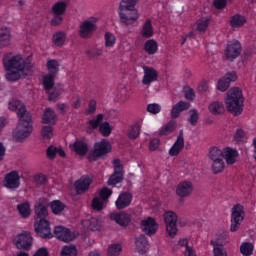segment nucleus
<instances>
[{"instance_id":"31","label":"nucleus","mask_w":256,"mask_h":256,"mask_svg":"<svg viewBox=\"0 0 256 256\" xmlns=\"http://www.w3.org/2000/svg\"><path fill=\"white\" fill-rule=\"evenodd\" d=\"M144 51L147 55H156L159 51V44L155 39H149L144 43Z\"/></svg>"},{"instance_id":"17","label":"nucleus","mask_w":256,"mask_h":256,"mask_svg":"<svg viewBox=\"0 0 256 256\" xmlns=\"http://www.w3.org/2000/svg\"><path fill=\"white\" fill-rule=\"evenodd\" d=\"M193 193V183L191 181H182L176 187V195L180 199L191 197Z\"/></svg>"},{"instance_id":"12","label":"nucleus","mask_w":256,"mask_h":256,"mask_svg":"<svg viewBox=\"0 0 256 256\" xmlns=\"http://www.w3.org/2000/svg\"><path fill=\"white\" fill-rule=\"evenodd\" d=\"M143 78H142V84L145 85L146 87H149L151 83H155V81H159V72L149 66H143Z\"/></svg>"},{"instance_id":"58","label":"nucleus","mask_w":256,"mask_h":256,"mask_svg":"<svg viewBox=\"0 0 256 256\" xmlns=\"http://www.w3.org/2000/svg\"><path fill=\"white\" fill-rule=\"evenodd\" d=\"M147 111L152 115H157L158 113H161V105L157 103L148 104Z\"/></svg>"},{"instance_id":"52","label":"nucleus","mask_w":256,"mask_h":256,"mask_svg":"<svg viewBox=\"0 0 256 256\" xmlns=\"http://www.w3.org/2000/svg\"><path fill=\"white\" fill-rule=\"evenodd\" d=\"M61 256H77V248L75 246H65L61 251Z\"/></svg>"},{"instance_id":"27","label":"nucleus","mask_w":256,"mask_h":256,"mask_svg":"<svg viewBox=\"0 0 256 256\" xmlns=\"http://www.w3.org/2000/svg\"><path fill=\"white\" fill-rule=\"evenodd\" d=\"M11 45V29L9 27H2L0 29V49L9 47Z\"/></svg>"},{"instance_id":"62","label":"nucleus","mask_w":256,"mask_h":256,"mask_svg":"<svg viewBox=\"0 0 256 256\" xmlns=\"http://www.w3.org/2000/svg\"><path fill=\"white\" fill-rule=\"evenodd\" d=\"M213 5L215 9H225L227 7V0H214Z\"/></svg>"},{"instance_id":"49","label":"nucleus","mask_w":256,"mask_h":256,"mask_svg":"<svg viewBox=\"0 0 256 256\" xmlns=\"http://www.w3.org/2000/svg\"><path fill=\"white\" fill-rule=\"evenodd\" d=\"M88 229L89 231H101V221L97 220V218H91L88 221Z\"/></svg>"},{"instance_id":"4","label":"nucleus","mask_w":256,"mask_h":256,"mask_svg":"<svg viewBox=\"0 0 256 256\" xmlns=\"http://www.w3.org/2000/svg\"><path fill=\"white\" fill-rule=\"evenodd\" d=\"M2 63L5 71H20L25 73V71H31L33 69V64L25 62V59L21 55H13L11 52L4 54Z\"/></svg>"},{"instance_id":"55","label":"nucleus","mask_w":256,"mask_h":256,"mask_svg":"<svg viewBox=\"0 0 256 256\" xmlns=\"http://www.w3.org/2000/svg\"><path fill=\"white\" fill-rule=\"evenodd\" d=\"M41 135L43 139H51V137H53V127L43 126L41 130Z\"/></svg>"},{"instance_id":"61","label":"nucleus","mask_w":256,"mask_h":256,"mask_svg":"<svg viewBox=\"0 0 256 256\" xmlns=\"http://www.w3.org/2000/svg\"><path fill=\"white\" fill-rule=\"evenodd\" d=\"M160 143H161V141L159 140V138H153L152 140H150L149 150L157 151V149H159Z\"/></svg>"},{"instance_id":"9","label":"nucleus","mask_w":256,"mask_h":256,"mask_svg":"<svg viewBox=\"0 0 256 256\" xmlns=\"http://www.w3.org/2000/svg\"><path fill=\"white\" fill-rule=\"evenodd\" d=\"M113 165L114 172L108 179V185H118V183H121L123 181V177L125 175V171H123V164H121V160L114 159Z\"/></svg>"},{"instance_id":"42","label":"nucleus","mask_w":256,"mask_h":256,"mask_svg":"<svg viewBox=\"0 0 256 256\" xmlns=\"http://www.w3.org/2000/svg\"><path fill=\"white\" fill-rule=\"evenodd\" d=\"M104 41L106 49H113L115 43H117V38L111 32H106L104 34Z\"/></svg>"},{"instance_id":"26","label":"nucleus","mask_w":256,"mask_h":256,"mask_svg":"<svg viewBox=\"0 0 256 256\" xmlns=\"http://www.w3.org/2000/svg\"><path fill=\"white\" fill-rule=\"evenodd\" d=\"M42 123L44 125H55L57 123V114L53 108H46L42 115Z\"/></svg>"},{"instance_id":"15","label":"nucleus","mask_w":256,"mask_h":256,"mask_svg":"<svg viewBox=\"0 0 256 256\" xmlns=\"http://www.w3.org/2000/svg\"><path fill=\"white\" fill-rule=\"evenodd\" d=\"M91 183H93V179L89 177V175L81 176L80 179L74 182L76 195H83V193H87V190L91 187Z\"/></svg>"},{"instance_id":"56","label":"nucleus","mask_w":256,"mask_h":256,"mask_svg":"<svg viewBox=\"0 0 256 256\" xmlns=\"http://www.w3.org/2000/svg\"><path fill=\"white\" fill-rule=\"evenodd\" d=\"M111 195H113V190H111L108 187H103L100 190V199L102 201H107V199H109V197H111Z\"/></svg>"},{"instance_id":"38","label":"nucleus","mask_w":256,"mask_h":256,"mask_svg":"<svg viewBox=\"0 0 256 256\" xmlns=\"http://www.w3.org/2000/svg\"><path fill=\"white\" fill-rule=\"evenodd\" d=\"M175 129H177V122H175V120H171L160 129L159 135H161V137L170 135V133H173Z\"/></svg>"},{"instance_id":"53","label":"nucleus","mask_w":256,"mask_h":256,"mask_svg":"<svg viewBox=\"0 0 256 256\" xmlns=\"http://www.w3.org/2000/svg\"><path fill=\"white\" fill-rule=\"evenodd\" d=\"M121 253V245L112 244L108 247V256H119Z\"/></svg>"},{"instance_id":"14","label":"nucleus","mask_w":256,"mask_h":256,"mask_svg":"<svg viewBox=\"0 0 256 256\" xmlns=\"http://www.w3.org/2000/svg\"><path fill=\"white\" fill-rule=\"evenodd\" d=\"M111 149V143L107 139H102L100 142L94 144L92 155L97 158L104 157V155L111 153Z\"/></svg>"},{"instance_id":"13","label":"nucleus","mask_w":256,"mask_h":256,"mask_svg":"<svg viewBox=\"0 0 256 256\" xmlns=\"http://www.w3.org/2000/svg\"><path fill=\"white\" fill-rule=\"evenodd\" d=\"M140 227L143 233H145V235H148V237L155 235V233H157V229H159L157 220H155V218L153 217H147L146 219L142 220Z\"/></svg>"},{"instance_id":"29","label":"nucleus","mask_w":256,"mask_h":256,"mask_svg":"<svg viewBox=\"0 0 256 256\" xmlns=\"http://www.w3.org/2000/svg\"><path fill=\"white\" fill-rule=\"evenodd\" d=\"M66 41H67V33H65L64 31L59 30L52 35V43L56 47H63Z\"/></svg>"},{"instance_id":"54","label":"nucleus","mask_w":256,"mask_h":256,"mask_svg":"<svg viewBox=\"0 0 256 256\" xmlns=\"http://www.w3.org/2000/svg\"><path fill=\"white\" fill-rule=\"evenodd\" d=\"M63 24V15L62 14H53L52 19L50 20V25L52 27H59Z\"/></svg>"},{"instance_id":"28","label":"nucleus","mask_w":256,"mask_h":256,"mask_svg":"<svg viewBox=\"0 0 256 256\" xmlns=\"http://www.w3.org/2000/svg\"><path fill=\"white\" fill-rule=\"evenodd\" d=\"M72 149L76 152L77 155L85 157V155H87L89 152V145H87V142L83 140H76L73 143Z\"/></svg>"},{"instance_id":"5","label":"nucleus","mask_w":256,"mask_h":256,"mask_svg":"<svg viewBox=\"0 0 256 256\" xmlns=\"http://www.w3.org/2000/svg\"><path fill=\"white\" fill-rule=\"evenodd\" d=\"M137 0H122L119 6L120 21L124 25H133L139 19V13L135 9Z\"/></svg>"},{"instance_id":"48","label":"nucleus","mask_w":256,"mask_h":256,"mask_svg":"<svg viewBox=\"0 0 256 256\" xmlns=\"http://www.w3.org/2000/svg\"><path fill=\"white\" fill-rule=\"evenodd\" d=\"M102 123H103V114H98L96 118L88 121V125L91 129H97L98 127H101Z\"/></svg>"},{"instance_id":"16","label":"nucleus","mask_w":256,"mask_h":256,"mask_svg":"<svg viewBox=\"0 0 256 256\" xmlns=\"http://www.w3.org/2000/svg\"><path fill=\"white\" fill-rule=\"evenodd\" d=\"M54 235L59 239V241H63L64 243H70L75 239V233L71 232L69 228H65L63 226H56L54 228Z\"/></svg>"},{"instance_id":"40","label":"nucleus","mask_w":256,"mask_h":256,"mask_svg":"<svg viewBox=\"0 0 256 256\" xmlns=\"http://www.w3.org/2000/svg\"><path fill=\"white\" fill-rule=\"evenodd\" d=\"M46 68L48 70V75L57 76V73H59V62L55 59L48 60Z\"/></svg>"},{"instance_id":"3","label":"nucleus","mask_w":256,"mask_h":256,"mask_svg":"<svg viewBox=\"0 0 256 256\" xmlns=\"http://www.w3.org/2000/svg\"><path fill=\"white\" fill-rule=\"evenodd\" d=\"M225 103L228 111L232 115H241L243 113V104L245 103L243 92L237 87L231 88L227 92Z\"/></svg>"},{"instance_id":"11","label":"nucleus","mask_w":256,"mask_h":256,"mask_svg":"<svg viewBox=\"0 0 256 256\" xmlns=\"http://www.w3.org/2000/svg\"><path fill=\"white\" fill-rule=\"evenodd\" d=\"M4 187H6V189H19V187H21V177L17 170L11 171L5 175Z\"/></svg>"},{"instance_id":"21","label":"nucleus","mask_w":256,"mask_h":256,"mask_svg":"<svg viewBox=\"0 0 256 256\" xmlns=\"http://www.w3.org/2000/svg\"><path fill=\"white\" fill-rule=\"evenodd\" d=\"M237 157H239V151L231 147L223 148L222 159H225L227 165H235L237 163Z\"/></svg>"},{"instance_id":"59","label":"nucleus","mask_w":256,"mask_h":256,"mask_svg":"<svg viewBox=\"0 0 256 256\" xmlns=\"http://www.w3.org/2000/svg\"><path fill=\"white\" fill-rule=\"evenodd\" d=\"M36 185H46L47 181H48V178L45 174H36L34 177H33Z\"/></svg>"},{"instance_id":"57","label":"nucleus","mask_w":256,"mask_h":256,"mask_svg":"<svg viewBox=\"0 0 256 256\" xmlns=\"http://www.w3.org/2000/svg\"><path fill=\"white\" fill-rule=\"evenodd\" d=\"M213 252L214 256H227V250L221 244L214 245Z\"/></svg>"},{"instance_id":"25","label":"nucleus","mask_w":256,"mask_h":256,"mask_svg":"<svg viewBox=\"0 0 256 256\" xmlns=\"http://www.w3.org/2000/svg\"><path fill=\"white\" fill-rule=\"evenodd\" d=\"M135 247L140 255H145L149 251V240L145 235H140L135 238Z\"/></svg>"},{"instance_id":"33","label":"nucleus","mask_w":256,"mask_h":256,"mask_svg":"<svg viewBox=\"0 0 256 256\" xmlns=\"http://www.w3.org/2000/svg\"><path fill=\"white\" fill-rule=\"evenodd\" d=\"M139 135H141V122H136L128 128L127 137L128 139L135 141Z\"/></svg>"},{"instance_id":"20","label":"nucleus","mask_w":256,"mask_h":256,"mask_svg":"<svg viewBox=\"0 0 256 256\" xmlns=\"http://www.w3.org/2000/svg\"><path fill=\"white\" fill-rule=\"evenodd\" d=\"M132 201H133V194L129 192H122L119 194L115 202L116 209H127V207L131 205Z\"/></svg>"},{"instance_id":"36","label":"nucleus","mask_w":256,"mask_h":256,"mask_svg":"<svg viewBox=\"0 0 256 256\" xmlns=\"http://www.w3.org/2000/svg\"><path fill=\"white\" fill-rule=\"evenodd\" d=\"M67 11V2L58 1L52 6L53 15H65Z\"/></svg>"},{"instance_id":"41","label":"nucleus","mask_w":256,"mask_h":256,"mask_svg":"<svg viewBox=\"0 0 256 256\" xmlns=\"http://www.w3.org/2000/svg\"><path fill=\"white\" fill-rule=\"evenodd\" d=\"M180 247H184V256H197L195 254V251L193 250V247L189 246V241L186 238L179 240Z\"/></svg>"},{"instance_id":"22","label":"nucleus","mask_w":256,"mask_h":256,"mask_svg":"<svg viewBox=\"0 0 256 256\" xmlns=\"http://www.w3.org/2000/svg\"><path fill=\"white\" fill-rule=\"evenodd\" d=\"M111 221H115L117 225H120L121 227H127L131 223V215H129L126 212L122 213H111L110 214Z\"/></svg>"},{"instance_id":"34","label":"nucleus","mask_w":256,"mask_h":256,"mask_svg":"<svg viewBox=\"0 0 256 256\" xmlns=\"http://www.w3.org/2000/svg\"><path fill=\"white\" fill-rule=\"evenodd\" d=\"M208 109L212 115H222V113H225V106L223 105V102L219 101L210 103Z\"/></svg>"},{"instance_id":"50","label":"nucleus","mask_w":256,"mask_h":256,"mask_svg":"<svg viewBox=\"0 0 256 256\" xmlns=\"http://www.w3.org/2000/svg\"><path fill=\"white\" fill-rule=\"evenodd\" d=\"M6 71H8V73L6 74L7 81H19V79H21V73H23L17 70H6Z\"/></svg>"},{"instance_id":"7","label":"nucleus","mask_w":256,"mask_h":256,"mask_svg":"<svg viewBox=\"0 0 256 256\" xmlns=\"http://www.w3.org/2000/svg\"><path fill=\"white\" fill-rule=\"evenodd\" d=\"M177 214L173 211L164 212V223L166 225V232L169 237L177 235Z\"/></svg>"},{"instance_id":"19","label":"nucleus","mask_w":256,"mask_h":256,"mask_svg":"<svg viewBox=\"0 0 256 256\" xmlns=\"http://www.w3.org/2000/svg\"><path fill=\"white\" fill-rule=\"evenodd\" d=\"M237 81V72H228L223 78L218 81L217 89L219 91L225 92L229 89L231 83Z\"/></svg>"},{"instance_id":"18","label":"nucleus","mask_w":256,"mask_h":256,"mask_svg":"<svg viewBox=\"0 0 256 256\" xmlns=\"http://www.w3.org/2000/svg\"><path fill=\"white\" fill-rule=\"evenodd\" d=\"M95 31H97V25L90 20H86L80 25L79 35L82 39H89Z\"/></svg>"},{"instance_id":"60","label":"nucleus","mask_w":256,"mask_h":256,"mask_svg":"<svg viewBox=\"0 0 256 256\" xmlns=\"http://www.w3.org/2000/svg\"><path fill=\"white\" fill-rule=\"evenodd\" d=\"M92 208L95 211H102V209H103V201H100L99 198H93V200H92Z\"/></svg>"},{"instance_id":"2","label":"nucleus","mask_w":256,"mask_h":256,"mask_svg":"<svg viewBox=\"0 0 256 256\" xmlns=\"http://www.w3.org/2000/svg\"><path fill=\"white\" fill-rule=\"evenodd\" d=\"M34 211L36 214V223L34 225L36 233L42 239H51L53 234L51 233V224L47 220V215H49L47 205L38 203Z\"/></svg>"},{"instance_id":"37","label":"nucleus","mask_w":256,"mask_h":256,"mask_svg":"<svg viewBox=\"0 0 256 256\" xmlns=\"http://www.w3.org/2000/svg\"><path fill=\"white\" fill-rule=\"evenodd\" d=\"M55 75L46 74L43 76V87L45 91H51L55 87Z\"/></svg>"},{"instance_id":"47","label":"nucleus","mask_w":256,"mask_h":256,"mask_svg":"<svg viewBox=\"0 0 256 256\" xmlns=\"http://www.w3.org/2000/svg\"><path fill=\"white\" fill-rule=\"evenodd\" d=\"M113 131V127H111V124L109 122H103L100 124L99 132L103 137H109L111 135V132Z\"/></svg>"},{"instance_id":"45","label":"nucleus","mask_w":256,"mask_h":256,"mask_svg":"<svg viewBox=\"0 0 256 256\" xmlns=\"http://www.w3.org/2000/svg\"><path fill=\"white\" fill-rule=\"evenodd\" d=\"M253 249L255 247L250 242H244L240 246V253L245 256L253 255Z\"/></svg>"},{"instance_id":"39","label":"nucleus","mask_w":256,"mask_h":256,"mask_svg":"<svg viewBox=\"0 0 256 256\" xmlns=\"http://www.w3.org/2000/svg\"><path fill=\"white\" fill-rule=\"evenodd\" d=\"M50 209L54 215H60L65 211V204L61 200H53L50 202Z\"/></svg>"},{"instance_id":"44","label":"nucleus","mask_w":256,"mask_h":256,"mask_svg":"<svg viewBox=\"0 0 256 256\" xmlns=\"http://www.w3.org/2000/svg\"><path fill=\"white\" fill-rule=\"evenodd\" d=\"M208 157L209 159H211V161H217L219 159H223V150L217 147H212L209 150Z\"/></svg>"},{"instance_id":"43","label":"nucleus","mask_w":256,"mask_h":256,"mask_svg":"<svg viewBox=\"0 0 256 256\" xmlns=\"http://www.w3.org/2000/svg\"><path fill=\"white\" fill-rule=\"evenodd\" d=\"M196 31L199 33H205L207 29H209V25H211V19L205 18L197 21Z\"/></svg>"},{"instance_id":"63","label":"nucleus","mask_w":256,"mask_h":256,"mask_svg":"<svg viewBox=\"0 0 256 256\" xmlns=\"http://www.w3.org/2000/svg\"><path fill=\"white\" fill-rule=\"evenodd\" d=\"M97 111V101L95 100H90L88 104V109H87V114L91 115Z\"/></svg>"},{"instance_id":"6","label":"nucleus","mask_w":256,"mask_h":256,"mask_svg":"<svg viewBox=\"0 0 256 256\" xmlns=\"http://www.w3.org/2000/svg\"><path fill=\"white\" fill-rule=\"evenodd\" d=\"M245 219V208L241 204H236L232 208L231 213V226L230 231L235 233L239 227H241V223Z\"/></svg>"},{"instance_id":"10","label":"nucleus","mask_w":256,"mask_h":256,"mask_svg":"<svg viewBox=\"0 0 256 256\" xmlns=\"http://www.w3.org/2000/svg\"><path fill=\"white\" fill-rule=\"evenodd\" d=\"M241 55V42L233 40L228 42L225 49V56L228 61H234Z\"/></svg>"},{"instance_id":"23","label":"nucleus","mask_w":256,"mask_h":256,"mask_svg":"<svg viewBox=\"0 0 256 256\" xmlns=\"http://www.w3.org/2000/svg\"><path fill=\"white\" fill-rule=\"evenodd\" d=\"M191 107V104L186 101H179L175 105L172 106L170 111V116L172 119H179L181 113L183 111H187Z\"/></svg>"},{"instance_id":"32","label":"nucleus","mask_w":256,"mask_h":256,"mask_svg":"<svg viewBox=\"0 0 256 256\" xmlns=\"http://www.w3.org/2000/svg\"><path fill=\"white\" fill-rule=\"evenodd\" d=\"M140 34L144 39H151L153 37V22H151V19L145 21Z\"/></svg>"},{"instance_id":"8","label":"nucleus","mask_w":256,"mask_h":256,"mask_svg":"<svg viewBox=\"0 0 256 256\" xmlns=\"http://www.w3.org/2000/svg\"><path fill=\"white\" fill-rule=\"evenodd\" d=\"M14 245L18 249L29 251L33 245V236L29 232H22L14 238Z\"/></svg>"},{"instance_id":"30","label":"nucleus","mask_w":256,"mask_h":256,"mask_svg":"<svg viewBox=\"0 0 256 256\" xmlns=\"http://www.w3.org/2000/svg\"><path fill=\"white\" fill-rule=\"evenodd\" d=\"M17 211L23 219L31 217V204L29 201H24L17 205Z\"/></svg>"},{"instance_id":"64","label":"nucleus","mask_w":256,"mask_h":256,"mask_svg":"<svg viewBox=\"0 0 256 256\" xmlns=\"http://www.w3.org/2000/svg\"><path fill=\"white\" fill-rule=\"evenodd\" d=\"M243 139H245V131L243 129H238L234 134V141L239 143L240 141H243Z\"/></svg>"},{"instance_id":"46","label":"nucleus","mask_w":256,"mask_h":256,"mask_svg":"<svg viewBox=\"0 0 256 256\" xmlns=\"http://www.w3.org/2000/svg\"><path fill=\"white\" fill-rule=\"evenodd\" d=\"M212 171L217 175V173H221L223 169H225V161H223V158L219 160H212Z\"/></svg>"},{"instance_id":"35","label":"nucleus","mask_w":256,"mask_h":256,"mask_svg":"<svg viewBox=\"0 0 256 256\" xmlns=\"http://www.w3.org/2000/svg\"><path fill=\"white\" fill-rule=\"evenodd\" d=\"M247 23V18L241 14H235L230 19V25L234 29H237V27H243Z\"/></svg>"},{"instance_id":"51","label":"nucleus","mask_w":256,"mask_h":256,"mask_svg":"<svg viewBox=\"0 0 256 256\" xmlns=\"http://www.w3.org/2000/svg\"><path fill=\"white\" fill-rule=\"evenodd\" d=\"M189 113H190V117L188 121L190 125H192V127H195V125H197L199 121V111H197V109H191Z\"/></svg>"},{"instance_id":"1","label":"nucleus","mask_w":256,"mask_h":256,"mask_svg":"<svg viewBox=\"0 0 256 256\" xmlns=\"http://www.w3.org/2000/svg\"><path fill=\"white\" fill-rule=\"evenodd\" d=\"M8 108L10 111H15L19 117L18 125L14 131V138L18 143H21L23 139H27V137L33 133V116H31V113L27 112V108L24 104L17 99L11 100L8 103Z\"/></svg>"},{"instance_id":"24","label":"nucleus","mask_w":256,"mask_h":256,"mask_svg":"<svg viewBox=\"0 0 256 256\" xmlns=\"http://www.w3.org/2000/svg\"><path fill=\"white\" fill-rule=\"evenodd\" d=\"M183 147H185V138L183 137V132H180L177 137V140L169 149V155L171 157H177V155L181 153V151H183Z\"/></svg>"}]
</instances>
